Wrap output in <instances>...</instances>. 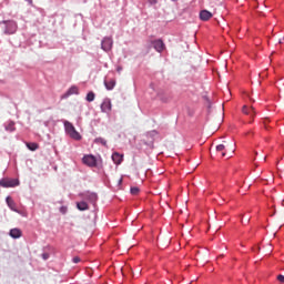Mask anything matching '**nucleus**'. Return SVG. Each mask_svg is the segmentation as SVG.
<instances>
[{"label": "nucleus", "mask_w": 284, "mask_h": 284, "mask_svg": "<svg viewBox=\"0 0 284 284\" xmlns=\"http://www.w3.org/2000/svg\"><path fill=\"white\" fill-rule=\"evenodd\" d=\"M64 128H65V132L70 135L72 140H75V141L82 140V135L77 131V129L71 122L64 121Z\"/></svg>", "instance_id": "obj_1"}, {"label": "nucleus", "mask_w": 284, "mask_h": 284, "mask_svg": "<svg viewBox=\"0 0 284 284\" xmlns=\"http://www.w3.org/2000/svg\"><path fill=\"white\" fill-rule=\"evenodd\" d=\"M223 145L226 152V156L231 158V155L235 151V142L234 141H223Z\"/></svg>", "instance_id": "obj_2"}, {"label": "nucleus", "mask_w": 284, "mask_h": 284, "mask_svg": "<svg viewBox=\"0 0 284 284\" xmlns=\"http://www.w3.org/2000/svg\"><path fill=\"white\" fill-rule=\"evenodd\" d=\"M83 163L90 168H94L97 166V159L94 155H91V154L84 155Z\"/></svg>", "instance_id": "obj_3"}, {"label": "nucleus", "mask_w": 284, "mask_h": 284, "mask_svg": "<svg viewBox=\"0 0 284 284\" xmlns=\"http://www.w3.org/2000/svg\"><path fill=\"white\" fill-rule=\"evenodd\" d=\"M100 109H102V113H110L112 110V102L110 99H104L102 101V104L100 105Z\"/></svg>", "instance_id": "obj_4"}, {"label": "nucleus", "mask_w": 284, "mask_h": 284, "mask_svg": "<svg viewBox=\"0 0 284 284\" xmlns=\"http://www.w3.org/2000/svg\"><path fill=\"white\" fill-rule=\"evenodd\" d=\"M111 160H113V163L115 165H121L124 160V155L119 152H113V154L111 155Z\"/></svg>", "instance_id": "obj_5"}, {"label": "nucleus", "mask_w": 284, "mask_h": 284, "mask_svg": "<svg viewBox=\"0 0 284 284\" xmlns=\"http://www.w3.org/2000/svg\"><path fill=\"white\" fill-rule=\"evenodd\" d=\"M113 47V40L112 38H104V40H102V50L104 51H110Z\"/></svg>", "instance_id": "obj_6"}, {"label": "nucleus", "mask_w": 284, "mask_h": 284, "mask_svg": "<svg viewBox=\"0 0 284 284\" xmlns=\"http://www.w3.org/2000/svg\"><path fill=\"white\" fill-rule=\"evenodd\" d=\"M242 112H243L244 115H247V116H251V118H254L255 114H256L253 106H247V105L243 106Z\"/></svg>", "instance_id": "obj_7"}, {"label": "nucleus", "mask_w": 284, "mask_h": 284, "mask_svg": "<svg viewBox=\"0 0 284 284\" xmlns=\"http://www.w3.org/2000/svg\"><path fill=\"white\" fill-rule=\"evenodd\" d=\"M17 31V24L13 21L7 22L6 33L13 34Z\"/></svg>", "instance_id": "obj_8"}, {"label": "nucleus", "mask_w": 284, "mask_h": 284, "mask_svg": "<svg viewBox=\"0 0 284 284\" xmlns=\"http://www.w3.org/2000/svg\"><path fill=\"white\" fill-rule=\"evenodd\" d=\"M152 44L158 52H162L165 49V44L162 40H155Z\"/></svg>", "instance_id": "obj_9"}, {"label": "nucleus", "mask_w": 284, "mask_h": 284, "mask_svg": "<svg viewBox=\"0 0 284 284\" xmlns=\"http://www.w3.org/2000/svg\"><path fill=\"white\" fill-rule=\"evenodd\" d=\"M212 17H213V14L210 11H207V10H202L200 12V19L202 21H209L210 19H212Z\"/></svg>", "instance_id": "obj_10"}, {"label": "nucleus", "mask_w": 284, "mask_h": 284, "mask_svg": "<svg viewBox=\"0 0 284 284\" xmlns=\"http://www.w3.org/2000/svg\"><path fill=\"white\" fill-rule=\"evenodd\" d=\"M116 85V81L114 79L104 80V88L106 90H113Z\"/></svg>", "instance_id": "obj_11"}, {"label": "nucleus", "mask_w": 284, "mask_h": 284, "mask_svg": "<svg viewBox=\"0 0 284 284\" xmlns=\"http://www.w3.org/2000/svg\"><path fill=\"white\" fill-rule=\"evenodd\" d=\"M216 152L220 153L222 158L227 156V153H226V149H225V146H224V143L219 144V145L216 146Z\"/></svg>", "instance_id": "obj_12"}, {"label": "nucleus", "mask_w": 284, "mask_h": 284, "mask_svg": "<svg viewBox=\"0 0 284 284\" xmlns=\"http://www.w3.org/2000/svg\"><path fill=\"white\" fill-rule=\"evenodd\" d=\"M84 197L92 203H95L98 201L97 193H85Z\"/></svg>", "instance_id": "obj_13"}, {"label": "nucleus", "mask_w": 284, "mask_h": 284, "mask_svg": "<svg viewBox=\"0 0 284 284\" xmlns=\"http://www.w3.org/2000/svg\"><path fill=\"white\" fill-rule=\"evenodd\" d=\"M72 94H79V89L78 87L73 85L71 87L68 92L65 93L64 97H72Z\"/></svg>", "instance_id": "obj_14"}, {"label": "nucleus", "mask_w": 284, "mask_h": 284, "mask_svg": "<svg viewBox=\"0 0 284 284\" xmlns=\"http://www.w3.org/2000/svg\"><path fill=\"white\" fill-rule=\"evenodd\" d=\"M26 145L32 152H34L39 149V144L36 142H27Z\"/></svg>", "instance_id": "obj_15"}, {"label": "nucleus", "mask_w": 284, "mask_h": 284, "mask_svg": "<svg viewBox=\"0 0 284 284\" xmlns=\"http://www.w3.org/2000/svg\"><path fill=\"white\" fill-rule=\"evenodd\" d=\"M0 186L2 187H12L14 186L12 181H8V180H0Z\"/></svg>", "instance_id": "obj_16"}, {"label": "nucleus", "mask_w": 284, "mask_h": 284, "mask_svg": "<svg viewBox=\"0 0 284 284\" xmlns=\"http://www.w3.org/2000/svg\"><path fill=\"white\" fill-rule=\"evenodd\" d=\"M10 236L13 239H19L21 236V231L18 229H12L10 231Z\"/></svg>", "instance_id": "obj_17"}, {"label": "nucleus", "mask_w": 284, "mask_h": 284, "mask_svg": "<svg viewBox=\"0 0 284 284\" xmlns=\"http://www.w3.org/2000/svg\"><path fill=\"white\" fill-rule=\"evenodd\" d=\"M77 207H78L80 211H87V210H89V205L87 204V202H78Z\"/></svg>", "instance_id": "obj_18"}, {"label": "nucleus", "mask_w": 284, "mask_h": 284, "mask_svg": "<svg viewBox=\"0 0 284 284\" xmlns=\"http://www.w3.org/2000/svg\"><path fill=\"white\" fill-rule=\"evenodd\" d=\"M94 99H95V93L93 91L89 92L87 95V101L89 103H92V101H94Z\"/></svg>", "instance_id": "obj_19"}, {"label": "nucleus", "mask_w": 284, "mask_h": 284, "mask_svg": "<svg viewBox=\"0 0 284 284\" xmlns=\"http://www.w3.org/2000/svg\"><path fill=\"white\" fill-rule=\"evenodd\" d=\"M95 143L102 144L103 146H106V140L103 138H97Z\"/></svg>", "instance_id": "obj_20"}, {"label": "nucleus", "mask_w": 284, "mask_h": 284, "mask_svg": "<svg viewBox=\"0 0 284 284\" xmlns=\"http://www.w3.org/2000/svg\"><path fill=\"white\" fill-rule=\"evenodd\" d=\"M130 193H131L132 195H138V194L140 193V189H139L138 186H132V187L130 189Z\"/></svg>", "instance_id": "obj_21"}, {"label": "nucleus", "mask_w": 284, "mask_h": 284, "mask_svg": "<svg viewBox=\"0 0 284 284\" xmlns=\"http://www.w3.org/2000/svg\"><path fill=\"white\" fill-rule=\"evenodd\" d=\"M6 130L10 133L16 131L14 124L11 122L7 125Z\"/></svg>", "instance_id": "obj_22"}, {"label": "nucleus", "mask_w": 284, "mask_h": 284, "mask_svg": "<svg viewBox=\"0 0 284 284\" xmlns=\"http://www.w3.org/2000/svg\"><path fill=\"white\" fill-rule=\"evenodd\" d=\"M7 204L9 205V207H10L11 210H13V205H14L13 200H11L10 197H7Z\"/></svg>", "instance_id": "obj_23"}, {"label": "nucleus", "mask_w": 284, "mask_h": 284, "mask_svg": "<svg viewBox=\"0 0 284 284\" xmlns=\"http://www.w3.org/2000/svg\"><path fill=\"white\" fill-rule=\"evenodd\" d=\"M277 280H278L281 283L284 284V275L280 274V275L277 276Z\"/></svg>", "instance_id": "obj_24"}, {"label": "nucleus", "mask_w": 284, "mask_h": 284, "mask_svg": "<svg viewBox=\"0 0 284 284\" xmlns=\"http://www.w3.org/2000/svg\"><path fill=\"white\" fill-rule=\"evenodd\" d=\"M267 123H270L268 119H264L263 121V124H264V128L267 130Z\"/></svg>", "instance_id": "obj_25"}, {"label": "nucleus", "mask_w": 284, "mask_h": 284, "mask_svg": "<svg viewBox=\"0 0 284 284\" xmlns=\"http://www.w3.org/2000/svg\"><path fill=\"white\" fill-rule=\"evenodd\" d=\"M73 262H74L75 264H78L79 262H81V258H80L79 256H75V257L73 258Z\"/></svg>", "instance_id": "obj_26"}, {"label": "nucleus", "mask_w": 284, "mask_h": 284, "mask_svg": "<svg viewBox=\"0 0 284 284\" xmlns=\"http://www.w3.org/2000/svg\"><path fill=\"white\" fill-rule=\"evenodd\" d=\"M42 258L43 260H48L49 258V254L48 253L42 254Z\"/></svg>", "instance_id": "obj_27"}, {"label": "nucleus", "mask_w": 284, "mask_h": 284, "mask_svg": "<svg viewBox=\"0 0 284 284\" xmlns=\"http://www.w3.org/2000/svg\"><path fill=\"white\" fill-rule=\"evenodd\" d=\"M122 70H123L122 67H116V72H118V73H121Z\"/></svg>", "instance_id": "obj_28"}, {"label": "nucleus", "mask_w": 284, "mask_h": 284, "mask_svg": "<svg viewBox=\"0 0 284 284\" xmlns=\"http://www.w3.org/2000/svg\"><path fill=\"white\" fill-rule=\"evenodd\" d=\"M122 181H123V179L121 178V179L119 180V184H121V183H122Z\"/></svg>", "instance_id": "obj_29"}, {"label": "nucleus", "mask_w": 284, "mask_h": 284, "mask_svg": "<svg viewBox=\"0 0 284 284\" xmlns=\"http://www.w3.org/2000/svg\"><path fill=\"white\" fill-rule=\"evenodd\" d=\"M171 1L176 2L178 0H171Z\"/></svg>", "instance_id": "obj_30"}, {"label": "nucleus", "mask_w": 284, "mask_h": 284, "mask_svg": "<svg viewBox=\"0 0 284 284\" xmlns=\"http://www.w3.org/2000/svg\"><path fill=\"white\" fill-rule=\"evenodd\" d=\"M264 161H266V156L264 158Z\"/></svg>", "instance_id": "obj_31"}]
</instances>
